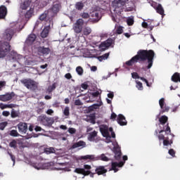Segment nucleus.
<instances>
[{"mask_svg":"<svg viewBox=\"0 0 180 180\" xmlns=\"http://www.w3.org/2000/svg\"><path fill=\"white\" fill-rule=\"evenodd\" d=\"M155 56V52L153 50H139L137 54L132 57L129 60L125 63L126 65L131 67L135 63L138 61H147L148 65L146 66L147 70H150L153 67L154 63V57Z\"/></svg>","mask_w":180,"mask_h":180,"instance_id":"obj_1","label":"nucleus"},{"mask_svg":"<svg viewBox=\"0 0 180 180\" xmlns=\"http://www.w3.org/2000/svg\"><path fill=\"white\" fill-rule=\"evenodd\" d=\"M11 51V44L8 41L0 43V58H5Z\"/></svg>","mask_w":180,"mask_h":180,"instance_id":"obj_2","label":"nucleus"},{"mask_svg":"<svg viewBox=\"0 0 180 180\" xmlns=\"http://www.w3.org/2000/svg\"><path fill=\"white\" fill-rule=\"evenodd\" d=\"M21 83L23 84L27 89H30V91H36L37 89V82L32 79H22Z\"/></svg>","mask_w":180,"mask_h":180,"instance_id":"obj_3","label":"nucleus"},{"mask_svg":"<svg viewBox=\"0 0 180 180\" xmlns=\"http://www.w3.org/2000/svg\"><path fill=\"white\" fill-rule=\"evenodd\" d=\"M85 21H84L82 18L77 19L72 26V30H74L75 33H76L77 34H79V33H82Z\"/></svg>","mask_w":180,"mask_h":180,"instance_id":"obj_4","label":"nucleus"},{"mask_svg":"<svg viewBox=\"0 0 180 180\" xmlns=\"http://www.w3.org/2000/svg\"><path fill=\"white\" fill-rule=\"evenodd\" d=\"M15 33H16V30L13 28H7L4 33L3 37L4 40H8V41H11Z\"/></svg>","mask_w":180,"mask_h":180,"instance_id":"obj_5","label":"nucleus"},{"mask_svg":"<svg viewBox=\"0 0 180 180\" xmlns=\"http://www.w3.org/2000/svg\"><path fill=\"white\" fill-rule=\"evenodd\" d=\"M113 44V39L109 38L107 40L101 42V44L99 46L100 50L101 51H105V50H108Z\"/></svg>","mask_w":180,"mask_h":180,"instance_id":"obj_6","label":"nucleus"},{"mask_svg":"<svg viewBox=\"0 0 180 180\" xmlns=\"http://www.w3.org/2000/svg\"><path fill=\"white\" fill-rule=\"evenodd\" d=\"M15 96H16V94L13 91L6 93L5 94L0 95V101L1 102H8V101H12Z\"/></svg>","mask_w":180,"mask_h":180,"instance_id":"obj_7","label":"nucleus"},{"mask_svg":"<svg viewBox=\"0 0 180 180\" xmlns=\"http://www.w3.org/2000/svg\"><path fill=\"white\" fill-rule=\"evenodd\" d=\"M38 120L41 124H43L44 126H51L53 122H51V118L48 117L46 115H40L38 117Z\"/></svg>","mask_w":180,"mask_h":180,"instance_id":"obj_8","label":"nucleus"},{"mask_svg":"<svg viewBox=\"0 0 180 180\" xmlns=\"http://www.w3.org/2000/svg\"><path fill=\"white\" fill-rule=\"evenodd\" d=\"M125 162H111V168L110 171H114V172H117L119 171L118 168H122L123 165H124Z\"/></svg>","mask_w":180,"mask_h":180,"instance_id":"obj_9","label":"nucleus"},{"mask_svg":"<svg viewBox=\"0 0 180 180\" xmlns=\"http://www.w3.org/2000/svg\"><path fill=\"white\" fill-rule=\"evenodd\" d=\"M17 127L18 129L19 133L21 134H26L27 133V123L26 122H20L18 124Z\"/></svg>","mask_w":180,"mask_h":180,"instance_id":"obj_10","label":"nucleus"},{"mask_svg":"<svg viewBox=\"0 0 180 180\" xmlns=\"http://www.w3.org/2000/svg\"><path fill=\"white\" fill-rule=\"evenodd\" d=\"M100 131L104 137H106V139H110V135L109 134V127L108 125H101L100 127Z\"/></svg>","mask_w":180,"mask_h":180,"instance_id":"obj_11","label":"nucleus"},{"mask_svg":"<svg viewBox=\"0 0 180 180\" xmlns=\"http://www.w3.org/2000/svg\"><path fill=\"white\" fill-rule=\"evenodd\" d=\"M91 18L89 20V22H91L92 23H98L101 20V15L98 11H93L91 13Z\"/></svg>","mask_w":180,"mask_h":180,"instance_id":"obj_12","label":"nucleus"},{"mask_svg":"<svg viewBox=\"0 0 180 180\" xmlns=\"http://www.w3.org/2000/svg\"><path fill=\"white\" fill-rule=\"evenodd\" d=\"M113 153L115 154V158L117 161H120L122 159V150H120V147L115 146L113 148Z\"/></svg>","mask_w":180,"mask_h":180,"instance_id":"obj_13","label":"nucleus"},{"mask_svg":"<svg viewBox=\"0 0 180 180\" xmlns=\"http://www.w3.org/2000/svg\"><path fill=\"white\" fill-rule=\"evenodd\" d=\"M95 172L97 175H104V174L108 172V169L106 166H97L96 167Z\"/></svg>","mask_w":180,"mask_h":180,"instance_id":"obj_14","label":"nucleus"},{"mask_svg":"<svg viewBox=\"0 0 180 180\" xmlns=\"http://www.w3.org/2000/svg\"><path fill=\"white\" fill-rule=\"evenodd\" d=\"M117 122L120 126H126L127 124V121L126 120V117H124L123 115H118Z\"/></svg>","mask_w":180,"mask_h":180,"instance_id":"obj_15","label":"nucleus"},{"mask_svg":"<svg viewBox=\"0 0 180 180\" xmlns=\"http://www.w3.org/2000/svg\"><path fill=\"white\" fill-rule=\"evenodd\" d=\"M8 15V8L6 6H0V19H5Z\"/></svg>","mask_w":180,"mask_h":180,"instance_id":"obj_16","label":"nucleus"},{"mask_svg":"<svg viewBox=\"0 0 180 180\" xmlns=\"http://www.w3.org/2000/svg\"><path fill=\"white\" fill-rule=\"evenodd\" d=\"M51 50L50 48H46L44 46L38 47V53L42 54L43 56H49V53H51Z\"/></svg>","mask_w":180,"mask_h":180,"instance_id":"obj_17","label":"nucleus"},{"mask_svg":"<svg viewBox=\"0 0 180 180\" xmlns=\"http://www.w3.org/2000/svg\"><path fill=\"white\" fill-rule=\"evenodd\" d=\"M46 26L44 28V30H42V32H41V37H42V39H46V37H47L49 36V33H50V24L47 25L46 24Z\"/></svg>","mask_w":180,"mask_h":180,"instance_id":"obj_18","label":"nucleus"},{"mask_svg":"<svg viewBox=\"0 0 180 180\" xmlns=\"http://www.w3.org/2000/svg\"><path fill=\"white\" fill-rule=\"evenodd\" d=\"M96 137H98V131L94 130V131L89 133L87 139L89 141H96Z\"/></svg>","mask_w":180,"mask_h":180,"instance_id":"obj_19","label":"nucleus"},{"mask_svg":"<svg viewBox=\"0 0 180 180\" xmlns=\"http://www.w3.org/2000/svg\"><path fill=\"white\" fill-rule=\"evenodd\" d=\"M37 37L36 36V34H30L26 39L27 44H33V43H34V41H36Z\"/></svg>","mask_w":180,"mask_h":180,"instance_id":"obj_20","label":"nucleus"},{"mask_svg":"<svg viewBox=\"0 0 180 180\" xmlns=\"http://www.w3.org/2000/svg\"><path fill=\"white\" fill-rule=\"evenodd\" d=\"M114 5L115 8H122L126 5V0H115Z\"/></svg>","mask_w":180,"mask_h":180,"instance_id":"obj_21","label":"nucleus"},{"mask_svg":"<svg viewBox=\"0 0 180 180\" xmlns=\"http://www.w3.org/2000/svg\"><path fill=\"white\" fill-rule=\"evenodd\" d=\"M19 116H20V110L11 109V117H12V119H16V117H19Z\"/></svg>","mask_w":180,"mask_h":180,"instance_id":"obj_22","label":"nucleus"},{"mask_svg":"<svg viewBox=\"0 0 180 180\" xmlns=\"http://www.w3.org/2000/svg\"><path fill=\"white\" fill-rule=\"evenodd\" d=\"M44 103L43 102H40L38 104V107L37 109V113L39 115H41V113H43L44 112Z\"/></svg>","mask_w":180,"mask_h":180,"instance_id":"obj_23","label":"nucleus"},{"mask_svg":"<svg viewBox=\"0 0 180 180\" xmlns=\"http://www.w3.org/2000/svg\"><path fill=\"white\" fill-rule=\"evenodd\" d=\"M86 143L84 141H79L72 145V148H78V147H85Z\"/></svg>","mask_w":180,"mask_h":180,"instance_id":"obj_24","label":"nucleus"},{"mask_svg":"<svg viewBox=\"0 0 180 180\" xmlns=\"http://www.w3.org/2000/svg\"><path fill=\"white\" fill-rule=\"evenodd\" d=\"M171 80L173 82H180V74L178 72H175L171 78Z\"/></svg>","mask_w":180,"mask_h":180,"instance_id":"obj_25","label":"nucleus"},{"mask_svg":"<svg viewBox=\"0 0 180 180\" xmlns=\"http://www.w3.org/2000/svg\"><path fill=\"white\" fill-rule=\"evenodd\" d=\"M30 6V1H25L22 4H20V8L23 11H26L27 8Z\"/></svg>","mask_w":180,"mask_h":180,"instance_id":"obj_26","label":"nucleus"},{"mask_svg":"<svg viewBox=\"0 0 180 180\" xmlns=\"http://www.w3.org/2000/svg\"><path fill=\"white\" fill-rule=\"evenodd\" d=\"M80 160H84L85 161H86V160H91L92 161H95V155H86L84 156H81Z\"/></svg>","mask_w":180,"mask_h":180,"instance_id":"obj_27","label":"nucleus"},{"mask_svg":"<svg viewBox=\"0 0 180 180\" xmlns=\"http://www.w3.org/2000/svg\"><path fill=\"white\" fill-rule=\"evenodd\" d=\"M34 12V9L33 8H30L29 11H27L26 12V13L25 14V17L26 19H30V18H32V16H33V13Z\"/></svg>","mask_w":180,"mask_h":180,"instance_id":"obj_28","label":"nucleus"},{"mask_svg":"<svg viewBox=\"0 0 180 180\" xmlns=\"http://www.w3.org/2000/svg\"><path fill=\"white\" fill-rule=\"evenodd\" d=\"M60 8H61V5L59 4H56L52 7V12L53 13H58V12H60Z\"/></svg>","mask_w":180,"mask_h":180,"instance_id":"obj_29","label":"nucleus"},{"mask_svg":"<svg viewBox=\"0 0 180 180\" xmlns=\"http://www.w3.org/2000/svg\"><path fill=\"white\" fill-rule=\"evenodd\" d=\"M159 122L160 124H162V126H164V124H165V123L168 122V117H167L166 115H162L161 117L159 118Z\"/></svg>","mask_w":180,"mask_h":180,"instance_id":"obj_30","label":"nucleus"},{"mask_svg":"<svg viewBox=\"0 0 180 180\" xmlns=\"http://www.w3.org/2000/svg\"><path fill=\"white\" fill-rule=\"evenodd\" d=\"M9 146L11 148H14V150H16V148H18V141H16L15 139H13L10 143H9Z\"/></svg>","mask_w":180,"mask_h":180,"instance_id":"obj_31","label":"nucleus"},{"mask_svg":"<svg viewBox=\"0 0 180 180\" xmlns=\"http://www.w3.org/2000/svg\"><path fill=\"white\" fill-rule=\"evenodd\" d=\"M155 9L159 15H164V8H162V6L161 4H159Z\"/></svg>","mask_w":180,"mask_h":180,"instance_id":"obj_32","label":"nucleus"},{"mask_svg":"<svg viewBox=\"0 0 180 180\" xmlns=\"http://www.w3.org/2000/svg\"><path fill=\"white\" fill-rule=\"evenodd\" d=\"M83 33L84 36H89L92 33V30L89 27H86L83 30Z\"/></svg>","mask_w":180,"mask_h":180,"instance_id":"obj_33","label":"nucleus"},{"mask_svg":"<svg viewBox=\"0 0 180 180\" xmlns=\"http://www.w3.org/2000/svg\"><path fill=\"white\" fill-rule=\"evenodd\" d=\"M109 53H106L102 56L98 57V61H103V60H108L109 58Z\"/></svg>","mask_w":180,"mask_h":180,"instance_id":"obj_34","label":"nucleus"},{"mask_svg":"<svg viewBox=\"0 0 180 180\" xmlns=\"http://www.w3.org/2000/svg\"><path fill=\"white\" fill-rule=\"evenodd\" d=\"M44 153L46 154H54V153H56V150H54V148H46L44 149Z\"/></svg>","mask_w":180,"mask_h":180,"instance_id":"obj_35","label":"nucleus"},{"mask_svg":"<svg viewBox=\"0 0 180 180\" xmlns=\"http://www.w3.org/2000/svg\"><path fill=\"white\" fill-rule=\"evenodd\" d=\"M56 88H57L56 83H53L51 86H49L47 89L49 94H51L54 91V89H56Z\"/></svg>","mask_w":180,"mask_h":180,"instance_id":"obj_36","label":"nucleus"},{"mask_svg":"<svg viewBox=\"0 0 180 180\" xmlns=\"http://www.w3.org/2000/svg\"><path fill=\"white\" fill-rule=\"evenodd\" d=\"M47 16H49V11H44V13L39 16V20H46Z\"/></svg>","mask_w":180,"mask_h":180,"instance_id":"obj_37","label":"nucleus"},{"mask_svg":"<svg viewBox=\"0 0 180 180\" xmlns=\"http://www.w3.org/2000/svg\"><path fill=\"white\" fill-rule=\"evenodd\" d=\"M75 8L77 9V11H82L84 8V3L82 2H77L75 4Z\"/></svg>","mask_w":180,"mask_h":180,"instance_id":"obj_38","label":"nucleus"},{"mask_svg":"<svg viewBox=\"0 0 180 180\" xmlns=\"http://www.w3.org/2000/svg\"><path fill=\"white\" fill-rule=\"evenodd\" d=\"M9 134L11 136V137H19V136H20L18 131L15 129H12L11 131H10Z\"/></svg>","mask_w":180,"mask_h":180,"instance_id":"obj_39","label":"nucleus"},{"mask_svg":"<svg viewBox=\"0 0 180 180\" xmlns=\"http://www.w3.org/2000/svg\"><path fill=\"white\" fill-rule=\"evenodd\" d=\"M76 72L78 74V75H84V69L81 66H77L76 68Z\"/></svg>","mask_w":180,"mask_h":180,"instance_id":"obj_40","label":"nucleus"},{"mask_svg":"<svg viewBox=\"0 0 180 180\" xmlns=\"http://www.w3.org/2000/svg\"><path fill=\"white\" fill-rule=\"evenodd\" d=\"M63 115H65V119H68V116H70V107L65 108Z\"/></svg>","mask_w":180,"mask_h":180,"instance_id":"obj_41","label":"nucleus"},{"mask_svg":"<svg viewBox=\"0 0 180 180\" xmlns=\"http://www.w3.org/2000/svg\"><path fill=\"white\" fill-rule=\"evenodd\" d=\"M172 143V141H169V138L168 137H166L163 140V146H171Z\"/></svg>","mask_w":180,"mask_h":180,"instance_id":"obj_42","label":"nucleus"},{"mask_svg":"<svg viewBox=\"0 0 180 180\" xmlns=\"http://www.w3.org/2000/svg\"><path fill=\"white\" fill-rule=\"evenodd\" d=\"M162 133H164V129H162L159 131V135L158 136V137L160 141L167 139V137H165V136L162 134Z\"/></svg>","mask_w":180,"mask_h":180,"instance_id":"obj_43","label":"nucleus"},{"mask_svg":"<svg viewBox=\"0 0 180 180\" xmlns=\"http://www.w3.org/2000/svg\"><path fill=\"white\" fill-rule=\"evenodd\" d=\"M159 105L160 106V109H163L164 106H165V98H162L160 99L159 101Z\"/></svg>","mask_w":180,"mask_h":180,"instance_id":"obj_44","label":"nucleus"},{"mask_svg":"<svg viewBox=\"0 0 180 180\" xmlns=\"http://www.w3.org/2000/svg\"><path fill=\"white\" fill-rule=\"evenodd\" d=\"M127 23L128 26H133V25H134V18H129L127 20Z\"/></svg>","mask_w":180,"mask_h":180,"instance_id":"obj_45","label":"nucleus"},{"mask_svg":"<svg viewBox=\"0 0 180 180\" xmlns=\"http://www.w3.org/2000/svg\"><path fill=\"white\" fill-rule=\"evenodd\" d=\"M162 110L160 111V114L162 115L163 113H165V112H169V107L167 106V105H165L163 106V108H161Z\"/></svg>","mask_w":180,"mask_h":180,"instance_id":"obj_46","label":"nucleus"},{"mask_svg":"<svg viewBox=\"0 0 180 180\" xmlns=\"http://www.w3.org/2000/svg\"><path fill=\"white\" fill-rule=\"evenodd\" d=\"M136 88L139 89V91H143V83L141 82L136 81Z\"/></svg>","mask_w":180,"mask_h":180,"instance_id":"obj_47","label":"nucleus"},{"mask_svg":"<svg viewBox=\"0 0 180 180\" xmlns=\"http://www.w3.org/2000/svg\"><path fill=\"white\" fill-rule=\"evenodd\" d=\"M98 160H101V161H109V158L106 157L105 154H102L98 157Z\"/></svg>","mask_w":180,"mask_h":180,"instance_id":"obj_48","label":"nucleus"},{"mask_svg":"<svg viewBox=\"0 0 180 180\" xmlns=\"http://www.w3.org/2000/svg\"><path fill=\"white\" fill-rule=\"evenodd\" d=\"M84 168H76L74 170V172H75L76 174H80L81 175H83L84 174Z\"/></svg>","mask_w":180,"mask_h":180,"instance_id":"obj_49","label":"nucleus"},{"mask_svg":"<svg viewBox=\"0 0 180 180\" xmlns=\"http://www.w3.org/2000/svg\"><path fill=\"white\" fill-rule=\"evenodd\" d=\"M6 126H8V122H0V130H5Z\"/></svg>","mask_w":180,"mask_h":180,"instance_id":"obj_50","label":"nucleus"},{"mask_svg":"<svg viewBox=\"0 0 180 180\" xmlns=\"http://www.w3.org/2000/svg\"><path fill=\"white\" fill-rule=\"evenodd\" d=\"M68 131L70 134H75V133H77V129L75 128L70 127Z\"/></svg>","mask_w":180,"mask_h":180,"instance_id":"obj_51","label":"nucleus"},{"mask_svg":"<svg viewBox=\"0 0 180 180\" xmlns=\"http://www.w3.org/2000/svg\"><path fill=\"white\" fill-rule=\"evenodd\" d=\"M131 77L134 79H139L140 78V76L139 75V73L134 72L131 73Z\"/></svg>","mask_w":180,"mask_h":180,"instance_id":"obj_52","label":"nucleus"},{"mask_svg":"<svg viewBox=\"0 0 180 180\" xmlns=\"http://www.w3.org/2000/svg\"><path fill=\"white\" fill-rule=\"evenodd\" d=\"M117 34H122L123 33V27L121 26L118 27L116 30Z\"/></svg>","mask_w":180,"mask_h":180,"instance_id":"obj_53","label":"nucleus"},{"mask_svg":"<svg viewBox=\"0 0 180 180\" xmlns=\"http://www.w3.org/2000/svg\"><path fill=\"white\" fill-rule=\"evenodd\" d=\"M83 19H89V14L88 13H83L81 14Z\"/></svg>","mask_w":180,"mask_h":180,"instance_id":"obj_54","label":"nucleus"},{"mask_svg":"<svg viewBox=\"0 0 180 180\" xmlns=\"http://www.w3.org/2000/svg\"><path fill=\"white\" fill-rule=\"evenodd\" d=\"M8 155H10L11 159L12 160V161L13 162V165H15V161L16 160V158L15 157V155H13L11 153L8 152Z\"/></svg>","mask_w":180,"mask_h":180,"instance_id":"obj_55","label":"nucleus"},{"mask_svg":"<svg viewBox=\"0 0 180 180\" xmlns=\"http://www.w3.org/2000/svg\"><path fill=\"white\" fill-rule=\"evenodd\" d=\"M164 131H165V133H167L168 131V134H171V127H169V123L167 124V127L164 130Z\"/></svg>","mask_w":180,"mask_h":180,"instance_id":"obj_56","label":"nucleus"},{"mask_svg":"<svg viewBox=\"0 0 180 180\" xmlns=\"http://www.w3.org/2000/svg\"><path fill=\"white\" fill-rule=\"evenodd\" d=\"M4 86H6V82L0 81V91H2V88H4Z\"/></svg>","mask_w":180,"mask_h":180,"instance_id":"obj_57","label":"nucleus"},{"mask_svg":"<svg viewBox=\"0 0 180 180\" xmlns=\"http://www.w3.org/2000/svg\"><path fill=\"white\" fill-rule=\"evenodd\" d=\"M0 109L4 110V109H8V104H4L2 103H0Z\"/></svg>","mask_w":180,"mask_h":180,"instance_id":"obj_58","label":"nucleus"},{"mask_svg":"<svg viewBox=\"0 0 180 180\" xmlns=\"http://www.w3.org/2000/svg\"><path fill=\"white\" fill-rule=\"evenodd\" d=\"M75 106H81V105H82V102H81V100L79 99L75 100Z\"/></svg>","mask_w":180,"mask_h":180,"instance_id":"obj_59","label":"nucleus"},{"mask_svg":"<svg viewBox=\"0 0 180 180\" xmlns=\"http://www.w3.org/2000/svg\"><path fill=\"white\" fill-rule=\"evenodd\" d=\"M91 172V170H85V169H84L83 175L84 176H88V175H90Z\"/></svg>","mask_w":180,"mask_h":180,"instance_id":"obj_60","label":"nucleus"},{"mask_svg":"<svg viewBox=\"0 0 180 180\" xmlns=\"http://www.w3.org/2000/svg\"><path fill=\"white\" fill-rule=\"evenodd\" d=\"M17 106L18 105L13 103L7 104L8 109H13V108H16Z\"/></svg>","mask_w":180,"mask_h":180,"instance_id":"obj_61","label":"nucleus"},{"mask_svg":"<svg viewBox=\"0 0 180 180\" xmlns=\"http://www.w3.org/2000/svg\"><path fill=\"white\" fill-rule=\"evenodd\" d=\"M92 96H94V98H98V96H99V95H101V93H99L98 91H96V92H93L91 94Z\"/></svg>","mask_w":180,"mask_h":180,"instance_id":"obj_62","label":"nucleus"},{"mask_svg":"<svg viewBox=\"0 0 180 180\" xmlns=\"http://www.w3.org/2000/svg\"><path fill=\"white\" fill-rule=\"evenodd\" d=\"M168 153L169 155H172V157H175V150H174V149L169 150Z\"/></svg>","mask_w":180,"mask_h":180,"instance_id":"obj_63","label":"nucleus"},{"mask_svg":"<svg viewBox=\"0 0 180 180\" xmlns=\"http://www.w3.org/2000/svg\"><path fill=\"white\" fill-rule=\"evenodd\" d=\"M116 117H117V115H116V113L112 112L110 115L111 120H116Z\"/></svg>","mask_w":180,"mask_h":180,"instance_id":"obj_64","label":"nucleus"}]
</instances>
